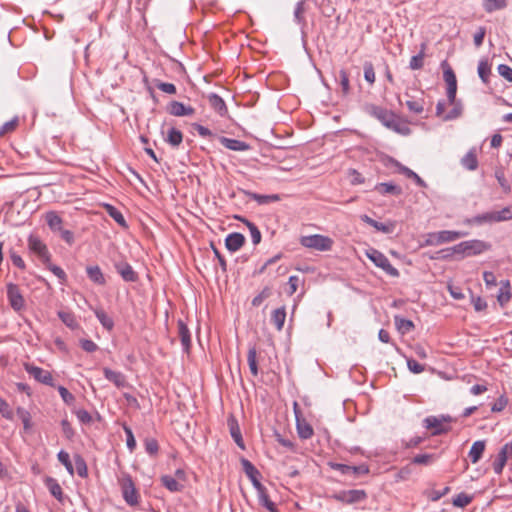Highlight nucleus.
I'll use <instances>...</instances> for the list:
<instances>
[{"label":"nucleus","mask_w":512,"mask_h":512,"mask_svg":"<svg viewBox=\"0 0 512 512\" xmlns=\"http://www.w3.org/2000/svg\"><path fill=\"white\" fill-rule=\"evenodd\" d=\"M491 248V245L485 241L479 239H472L468 241L460 242L451 248L445 249L448 251L443 257H448L451 254H461L463 256L479 255Z\"/></svg>","instance_id":"obj_1"},{"label":"nucleus","mask_w":512,"mask_h":512,"mask_svg":"<svg viewBox=\"0 0 512 512\" xmlns=\"http://www.w3.org/2000/svg\"><path fill=\"white\" fill-rule=\"evenodd\" d=\"M124 501L129 506H136L139 503V493L135 487L132 477L128 473H122L118 479Z\"/></svg>","instance_id":"obj_2"},{"label":"nucleus","mask_w":512,"mask_h":512,"mask_svg":"<svg viewBox=\"0 0 512 512\" xmlns=\"http://www.w3.org/2000/svg\"><path fill=\"white\" fill-rule=\"evenodd\" d=\"M300 244L305 248L317 251H329L333 246V240L328 236L314 234L302 236L300 238Z\"/></svg>","instance_id":"obj_3"},{"label":"nucleus","mask_w":512,"mask_h":512,"mask_svg":"<svg viewBox=\"0 0 512 512\" xmlns=\"http://www.w3.org/2000/svg\"><path fill=\"white\" fill-rule=\"evenodd\" d=\"M366 256L377 267L381 268L389 276H391V277L399 276V271L390 263L389 259L379 250L370 248L366 251Z\"/></svg>","instance_id":"obj_4"},{"label":"nucleus","mask_w":512,"mask_h":512,"mask_svg":"<svg viewBox=\"0 0 512 512\" xmlns=\"http://www.w3.org/2000/svg\"><path fill=\"white\" fill-rule=\"evenodd\" d=\"M451 421L452 418L449 415L428 416L423 420V426L426 429H432V436H438L450 431V427L444 424L450 423Z\"/></svg>","instance_id":"obj_5"},{"label":"nucleus","mask_w":512,"mask_h":512,"mask_svg":"<svg viewBox=\"0 0 512 512\" xmlns=\"http://www.w3.org/2000/svg\"><path fill=\"white\" fill-rule=\"evenodd\" d=\"M364 111L368 115L379 120L385 127L389 128L396 118V114L375 104H365Z\"/></svg>","instance_id":"obj_6"},{"label":"nucleus","mask_w":512,"mask_h":512,"mask_svg":"<svg viewBox=\"0 0 512 512\" xmlns=\"http://www.w3.org/2000/svg\"><path fill=\"white\" fill-rule=\"evenodd\" d=\"M332 499L344 503V504H355L366 499L367 494L364 490L352 489L342 490L334 493L330 496Z\"/></svg>","instance_id":"obj_7"},{"label":"nucleus","mask_w":512,"mask_h":512,"mask_svg":"<svg viewBox=\"0 0 512 512\" xmlns=\"http://www.w3.org/2000/svg\"><path fill=\"white\" fill-rule=\"evenodd\" d=\"M7 298L10 306L15 311H21L25 307L24 297L18 287V285L10 282L6 285Z\"/></svg>","instance_id":"obj_8"},{"label":"nucleus","mask_w":512,"mask_h":512,"mask_svg":"<svg viewBox=\"0 0 512 512\" xmlns=\"http://www.w3.org/2000/svg\"><path fill=\"white\" fill-rule=\"evenodd\" d=\"M241 464L246 476L250 479L256 491H261L263 488H265V486L259 480V470L249 460L245 458L241 460Z\"/></svg>","instance_id":"obj_9"},{"label":"nucleus","mask_w":512,"mask_h":512,"mask_svg":"<svg viewBox=\"0 0 512 512\" xmlns=\"http://www.w3.org/2000/svg\"><path fill=\"white\" fill-rule=\"evenodd\" d=\"M26 371L38 382L51 387L54 386V379L49 371L33 365H27Z\"/></svg>","instance_id":"obj_10"},{"label":"nucleus","mask_w":512,"mask_h":512,"mask_svg":"<svg viewBox=\"0 0 512 512\" xmlns=\"http://www.w3.org/2000/svg\"><path fill=\"white\" fill-rule=\"evenodd\" d=\"M28 247L33 253L38 255L42 262H49L50 253L46 245L39 238L31 235L28 239Z\"/></svg>","instance_id":"obj_11"},{"label":"nucleus","mask_w":512,"mask_h":512,"mask_svg":"<svg viewBox=\"0 0 512 512\" xmlns=\"http://www.w3.org/2000/svg\"><path fill=\"white\" fill-rule=\"evenodd\" d=\"M206 97L211 109H213L220 117L228 116V108L222 97L216 93H209Z\"/></svg>","instance_id":"obj_12"},{"label":"nucleus","mask_w":512,"mask_h":512,"mask_svg":"<svg viewBox=\"0 0 512 512\" xmlns=\"http://www.w3.org/2000/svg\"><path fill=\"white\" fill-rule=\"evenodd\" d=\"M167 111L176 117L191 116L195 110L191 106H186L184 103L179 101H171L167 107Z\"/></svg>","instance_id":"obj_13"},{"label":"nucleus","mask_w":512,"mask_h":512,"mask_svg":"<svg viewBox=\"0 0 512 512\" xmlns=\"http://www.w3.org/2000/svg\"><path fill=\"white\" fill-rule=\"evenodd\" d=\"M115 269L117 273L122 277V279L126 282H136L138 280L137 273L134 271L133 267L127 262L116 263Z\"/></svg>","instance_id":"obj_14"},{"label":"nucleus","mask_w":512,"mask_h":512,"mask_svg":"<svg viewBox=\"0 0 512 512\" xmlns=\"http://www.w3.org/2000/svg\"><path fill=\"white\" fill-rule=\"evenodd\" d=\"M332 468L339 471L340 473L346 474H354V475H365L368 474L369 468L366 465L359 466H350L341 463L332 464Z\"/></svg>","instance_id":"obj_15"},{"label":"nucleus","mask_w":512,"mask_h":512,"mask_svg":"<svg viewBox=\"0 0 512 512\" xmlns=\"http://www.w3.org/2000/svg\"><path fill=\"white\" fill-rule=\"evenodd\" d=\"M244 243H245L244 235L241 233H238V232L230 233L225 238V247L230 252L238 251L239 249H241V247L244 245Z\"/></svg>","instance_id":"obj_16"},{"label":"nucleus","mask_w":512,"mask_h":512,"mask_svg":"<svg viewBox=\"0 0 512 512\" xmlns=\"http://www.w3.org/2000/svg\"><path fill=\"white\" fill-rule=\"evenodd\" d=\"M178 336L180 338L183 351L189 353L191 348V333L185 322L181 319L178 320Z\"/></svg>","instance_id":"obj_17"},{"label":"nucleus","mask_w":512,"mask_h":512,"mask_svg":"<svg viewBox=\"0 0 512 512\" xmlns=\"http://www.w3.org/2000/svg\"><path fill=\"white\" fill-rule=\"evenodd\" d=\"M103 374L108 381L112 382L118 388H123L127 384L125 375L119 371L105 367L103 368Z\"/></svg>","instance_id":"obj_18"},{"label":"nucleus","mask_w":512,"mask_h":512,"mask_svg":"<svg viewBox=\"0 0 512 512\" xmlns=\"http://www.w3.org/2000/svg\"><path fill=\"white\" fill-rule=\"evenodd\" d=\"M220 143L227 149L232 151H248L250 149V145L244 141L227 138V137H220L219 138Z\"/></svg>","instance_id":"obj_19"},{"label":"nucleus","mask_w":512,"mask_h":512,"mask_svg":"<svg viewBox=\"0 0 512 512\" xmlns=\"http://www.w3.org/2000/svg\"><path fill=\"white\" fill-rule=\"evenodd\" d=\"M87 277L96 285H105L106 278L98 265H89L86 267Z\"/></svg>","instance_id":"obj_20"},{"label":"nucleus","mask_w":512,"mask_h":512,"mask_svg":"<svg viewBox=\"0 0 512 512\" xmlns=\"http://www.w3.org/2000/svg\"><path fill=\"white\" fill-rule=\"evenodd\" d=\"M495 222V216H494V211H490V212H485L483 214H478L474 217H471V218H466L464 220V224L466 225H483V224H486V223H494Z\"/></svg>","instance_id":"obj_21"},{"label":"nucleus","mask_w":512,"mask_h":512,"mask_svg":"<svg viewBox=\"0 0 512 512\" xmlns=\"http://www.w3.org/2000/svg\"><path fill=\"white\" fill-rule=\"evenodd\" d=\"M511 284L509 280H502L500 282L499 292L497 294V301L500 306L504 307L511 300Z\"/></svg>","instance_id":"obj_22"},{"label":"nucleus","mask_w":512,"mask_h":512,"mask_svg":"<svg viewBox=\"0 0 512 512\" xmlns=\"http://www.w3.org/2000/svg\"><path fill=\"white\" fill-rule=\"evenodd\" d=\"M228 426L230 430V435L233 438L234 442L237 444L239 448L245 449L240 427L238 425L237 420L234 417L228 419Z\"/></svg>","instance_id":"obj_23"},{"label":"nucleus","mask_w":512,"mask_h":512,"mask_svg":"<svg viewBox=\"0 0 512 512\" xmlns=\"http://www.w3.org/2000/svg\"><path fill=\"white\" fill-rule=\"evenodd\" d=\"M245 195L249 197V199L256 201L259 205H266L280 200V197L277 194L264 195L255 192L245 191Z\"/></svg>","instance_id":"obj_24"},{"label":"nucleus","mask_w":512,"mask_h":512,"mask_svg":"<svg viewBox=\"0 0 512 512\" xmlns=\"http://www.w3.org/2000/svg\"><path fill=\"white\" fill-rule=\"evenodd\" d=\"M375 190L382 195H396L399 196L402 194V188L392 182H382L378 183L375 186Z\"/></svg>","instance_id":"obj_25"},{"label":"nucleus","mask_w":512,"mask_h":512,"mask_svg":"<svg viewBox=\"0 0 512 512\" xmlns=\"http://www.w3.org/2000/svg\"><path fill=\"white\" fill-rule=\"evenodd\" d=\"M296 429L299 437L303 440L310 439L313 436L312 426L304 419H299L296 416Z\"/></svg>","instance_id":"obj_26"},{"label":"nucleus","mask_w":512,"mask_h":512,"mask_svg":"<svg viewBox=\"0 0 512 512\" xmlns=\"http://www.w3.org/2000/svg\"><path fill=\"white\" fill-rule=\"evenodd\" d=\"M235 219L243 222L247 226L250 232L252 243L254 245H258L262 239L261 232L258 227L253 222L242 216H235Z\"/></svg>","instance_id":"obj_27"},{"label":"nucleus","mask_w":512,"mask_h":512,"mask_svg":"<svg viewBox=\"0 0 512 512\" xmlns=\"http://www.w3.org/2000/svg\"><path fill=\"white\" fill-rule=\"evenodd\" d=\"M440 66L443 70V79L446 82L447 87H457L456 75L447 60L442 61Z\"/></svg>","instance_id":"obj_28"},{"label":"nucleus","mask_w":512,"mask_h":512,"mask_svg":"<svg viewBox=\"0 0 512 512\" xmlns=\"http://www.w3.org/2000/svg\"><path fill=\"white\" fill-rule=\"evenodd\" d=\"M485 451V441L478 440L475 441L468 453V456L473 464L477 463L481 458Z\"/></svg>","instance_id":"obj_29"},{"label":"nucleus","mask_w":512,"mask_h":512,"mask_svg":"<svg viewBox=\"0 0 512 512\" xmlns=\"http://www.w3.org/2000/svg\"><path fill=\"white\" fill-rule=\"evenodd\" d=\"M439 239L441 244L443 243H449L453 242L457 239L466 237L468 235V232L463 231H451V230H443L438 232Z\"/></svg>","instance_id":"obj_30"},{"label":"nucleus","mask_w":512,"mask_h":512,"mask_svg":"<svg viewBox=\"0 0 512 512\" xmlns=\"http://www.w3.org/2000/svg\"><path fill=\"white\" fill-rule=\"evenodd\" d=\"M305 13H306V5L305 1H299L296 3L294 8V21L296 24H298L301 29H303L306 26V19H305Z\"/></svg>","instance_id":"obj_31"},{"label":"nucleus","mask_w":512,"mask_h":512,"mask_svg":"<svg viewBox=\"0 0 512 512\" xmlns=\"http://www.w3.org/2000/svg\"><path fill=\"white\" fill-rule=\"evenodd\" d=\"M286 319V309L284 306L275 309L271 315V323L275 326L278 331L283 329Z\"/></svg>","instance_id":"obj_32"},{"label":"nucleus","mask_w":512,"mask_h":512,"mask_svg":"<svg viewBox=\"0 0 512 512\" xmlns=\"http://www.w3.org/2000/svg\"><path fill=\"white\" fill-rule=\"evenodd\" d=\"M461 164L469 171H474L477 169L478 160L474 149H471L462 157Z\"/></svg>","instance_id":"obj_33"},{"label":"nucleus","mask_w":512,"mask_h":512,"mask_svg":"<svg viewBox=\"0 0 512 512\" xmlns=\"http://www.w3.org/2000/svg\"><path fill=\"white\" fill-rule=\"evenodd\" d=\"M508 458V453L505 451V449L501 448L492 464L493 470L497 475H500L503 472Z\"/></svg>","instance_id":"obj_34"},{"label":"nucleus","mask_w":512,"mask_h":512,"mask_svg":"<svg viewBox=\"0 0 512 512\" xmlns=\"http://www.w3.org/2000/svg\"><path fill=\"white\" fill-rule=\"evenodd\" d=\"M105 209L108 215L121 227L127 228V222L123 216V214L113 205L105 204Z\"/></svg>","instance_id":"obj_35"},{"label":"nucleus","mask_w":512,"mask_h":512,"mask_svg":"<svg viewBox=\"0 0 512 512\" xmlns=\"http://www.w3.org/2000/svg\"><path fill=\"white\" fill-rule=\"evenodd\" d=\"M165 141L172 147H178L183 141V134L180 130L172 127L167 131Z\"/></svg>","instance_id":"obj_36"},{"label":"nucleus","mask_w":512,"mask_h":512,"mask_svg":"<svg viewBox=\"0 0 512 512\" xmlns=\"http://www.w3.org/2000/svg\"><path fill=\"white\" fill-rule=\"evenodd\" d=\"M257 496L259 503L269 510V512H279L275 503L270 500L266 488H263L261 491H257Z\"/></svg>","instance_id":"obj_37"},{"label":"nucleus","mask_w":512,"mask_h":512,"mask_svg":"<svg viewBox=\"0 0 512 512\" xmlns=\"http://www.w3.org/2000/svg\"><path fill=\"white\" fill-rule=\"evenodd\" d=\"M161 483L165 488H167L170 492H180L183 490L184 486L180 484L177 479L170 475H164L161 477Z\"/></svg>","instance_id":"obj_38"},{"label":"nucleus","mask_w":512,"mask_h":512,"mask_svg":"<svg viewBox=\"0 0 512 512\" xmlns=\"http://www.w3.org/2000/svg\"><path fill=\"white\" fill-rule=\"evenodd\" d=\"M397 167L400 173L404 174L407 178L413 179L418 186L426 187L425 181L413 170L400 163H397Z\"/></svg>","instance_id":"obj_39"},{"label":"nucleus","mask_w":512,"mask_h":512,"mask_svg":"<svg viewBox=\"0 0 512 512\" xmlns=\"http://www.w3.org/2000/svg\"><path fill=\"white\" fill-rule=\"evenodd\" d=\"M96 318L99 320L101 325L107 329L108 331L112 330L114 327L113 319L108 316V314L102 309H93Z\"/></svg>","instance_id":"obj_40"},{"label":"nucleus","mask_w":512,"mask_h":512,"mask_svg":"<svg viewBox=\"0 0 512 512\" xmlns=\"http://www.w3.org/2000/svg\"><path fill=\"white\" fill-rule=\"evenodd\" d=\"M394 322L397 330L401 334H406L414 328V323L411 320L405 319L398 315L394 317Z\"/></svg>","instance_id":"obj_41"},{"label":"nucleus","mask_w":512,"mask_h":512,"mask_svg":"<svg viewBox=\"0 0 512 512\" xmlns=\"http://www.w3.org/2000/svg\"><path fill=\"white\" fill-rule=\"evenodd\" d=\"M58 317L61 321L70 329L75 330L79 327V323L76 320V317L71 312L66 311H58Z\"/></svg>","instance_id":"obj_42"},{"label":"nucleus","mask_w":512,"mask_h":512,"mask_svg":"<svg viewBox=\"0 0 512 512\" xmlns=\"http://www.w3.org/2000/svg\"><path fill=\"white\" fill-rule=\"evenodd\" d=\"M483 9L487 13L502 10L507 6L506 0H483Z\"/></svg>","instance_id":"obj_43"},{"label":"nucleus","mask_w":512,"mask_h":512,"mask_svg":"<svg viewBox=\"0 0 512 512\" xmlns=\"http://www.w3.org/2000/svg\"><path fill=\"white\" fill-rule=\"evenodd\" d=\"M17 417L21 420L23 424V429L25 432H29L32 429V422H31V414L29 411L22 407H18L16 410Z\"/></svg>","instance_id":"obj_44"},{"label":"nucleus","mask_w":512,"mask_h":512,"mask_svg":"<svg viewBox=\"0 0 512 512\" xmlns=\"http://www.w3.org/2000/svg\"><path fill=\"white\" fill-rule=\"evenodd\" d=\"M46 486L49 489V492L60 502L63 501V492L62 488L57 482V480L53 478H47Z\"/></svg>","instance_id":"obj_45"},{"label":"nucleus","mask_w":512,"mask_h":512,"mask_svg":"<svg viewBox=\"0 0 512 512\" xmlns=\"http://www.w3.org/2000/svg\"><path fill=\"white\" fill-rule=\"evenodd\" d=\"M425 48H426V45L422 44L420 52L417 55H414L411 57L410 62H409L410 69L419 70L423 67L424 57H425Z\"/></svg>","instance_id":"obj_46"},{"label":"nucleus","mask_w":512,"mask_h":512,"mask_svg":"<svg viewBox=\"0 0 512 512\" xmlns=\"http://www.w3.org/2000/svg\"><path fill=\"white\" fill-rule=\"evenodd\" d=\"M46 221L49 228L54 232H59L62 227V219L55 212H48L46 214Z\"/></svg>","instance_id":"obj_47"},{"label":"nucleus","mask_w":512,"mask_h":512,"mask_svg":"<svg viewBox=\"0 0 512 512\" xmlns=\"http://www.w3.org/2000/svg\"><path fill=\"white\" fill-rule=\"evenodd\" d=\"M478 76L483 83H488L489 75L491 74V65L487 59H481L478 63Z\"/></svg>","instance_id":"obj_48"},{"label":"nucleus","mask_w":512,"mask_h":512,"mask_svg":"<svg viewBox=\"0 0 512 512\" xmlns=\"http://www.w3.org/2000/svg\"><path fill=\"white\" fill-rule=\"evenodd\" d=\"M248 365L250 372L253 376L258 375V364H257V351L255 347H251L248 350L247 355Z\"/></svg>","instance_id":"obj_49"},{"label":"nucleus","mask_w":512,"mask_h":512,"mask_svg":"<svg viewBox=\"0 0 512 512\" xmlns=\"http://www.w3.org/2000/svg\"><path fill=\"white\" fill-rule=\"evenodd\" d=\"M75 469L81 478H85L88 475L87 464L81 455L76 454L74 456Z\"/></svg>","instance_id":"obj_50"},{"label":"nucleus","mask_w":512,"mask_h":512,"mask_svg":"<svg viewBox=\"0 0 512 512\" xmlns=\"http://www.w3.org/2000/svg\"><path fill=\"white\" fill-rule=\"evenodd\" d=\"M43 263L46 265V268L50 270L59 279V282L61 284H65L67 282V274L61 267L50 263V261Z\"/></svg>","instance_id":"obj_51"},{"label":"nucleus","mask_w":512,"mask_h":512,"mask_svg":"<svg viewBox=\"0 0 512 512\" xmlns=\"http://www.w3.org/2000/svg\"><path fill=\"white\" fill-rule=\"evenodd\" d=\"M57 458H58V461L65 466L67 472L70 474V475H73L74 474V466L70 460V456H69V453L64 451V450H61L58 452L57 454Z\"/></svg>","instance_id":"obj_52"},{"label":"nucleus","mask_w":512,"mask_h":512,"mask_svg":"<svg viewBox=\"0 0 512 512\" xmlns=\"http://www.w3.org/2000/svg\"><path fill=\"white\" fill-rule=\"evenodd\" d=\"M472 500H473V497L471 495L461 492L453 498L452 503L456 507L463 508V507L469 505L472 502Z\"/></svg>","instance_id":"obj_53"},{"label":"nucleus","mask_w":512,"mask_h":512,"mask_svg":"<svg viewBox=\"0 0 512 512\" xmlns=\"http://www.w3.org/2000/svg\"><path fill=\"white\" fill-rule=\"evenodd\" d=\"M408 110L415 114H421L424 110V99H411L406 101Z\"/></svg>","instance_id":"obj_54"},{"label":"nucleus","mask_w":512,"mask_h":512,"mask_svg":"<svg viewBox=\"0 0 512 512\" xmlns=\"http://www.w3.org/2000/svg\"><path fill=\"white\" fill-rule=\"evenodd\" d=\"M388 129H391L394 132L404 136L409 135L411 132L410 128L407 125L402 124L397 116Z\"/></svg>","instance_id":"obj_55"},{"label":"nucleus","mask_w":512,"mask_h":512,"mask_svg":"<svg viewBox=\"0 0 512 512\" xmlns=\"http://www.w3.org/2000/svg\"><path fill=\"white\" fill-rule=\"evenodd\" d=\"M388 129H391L394 132L404 136L409 135L411 132L410 128L407 125L402 124L397 116Z\"/></svg>","instance_id":"obj_56"},{"label":"nucleus","mask_w":512,"mask_h":512,"mask_svg":"<svg viewBox=\"0 0 512 512\" xmlns=\"http://www.w3.org/2000/svg\"><path fill=\"white\" fill-rule=\"evenodd\" d=\"M338 82L341 87L343 95H347L350 91L349 77L345 70H340L338 75Z\"/></svg>","instance_id":"obj_57"},{"label":"nucleus","mask_w":512,"mask_h":512,"mask_svg":"<svg viewBox=\"0 0 512 512\" xmlns=\"http://www.w3.org/2000/svg\"><path fill=\"white\" fill-rule=\"evenodd\" d=\"M435 454H418L413 458V463L418 465H429L436 459Z\"/></svg>","instance_id":"obj_58"},{"label":"nucleus","mask_w":512,"mask_h":512,"mask_svg":"<svg viewBox=\"0 0 512 512\" xmlns=\"http://www.w3.org/2000/svg\"><path fill=\"white\" fill-rule=\"evenodd\" d=\"M495 222L508 221L512 219V207H505L500 211H494Z\"/></svg>","instance_id":"obj_59"},{"label":"nucleus","mask_w":512,"mask_h":512,"mask_svg":"<svg viewBox=\"0 0 512 512\" xmlns=\"http://www.w3.org/2000/svg\"><path fill=\"white\" fill-rule=\"evenodd\" d=\"M454 107L443 116L444 121H451L457 119L462 114V106L460 102H456V104H452Z\"/></svg>","instance_id":"obj_60"},{"label":"nucleus","mask_w":512,"mask_h":512,"mask_svg":"<svg viewBox=\"0 0 512 512\" xmlns=\"http://www.w3.org/2000/svg\"><path fill=\"white\" fill-rule=\"evenodd\" d=\"M123 430L126 435L127 448L129 449L130 452H132L136 448V440H135L134 434L132 432V429L129 426L124 424Z\"/></svg>","instance_id":"obj_61"},{"label":"nucleus","mask_w":512,"mask_h":512,"mask_svg":"<svg viewBox=\"0 0 512 512\" xmlns=\"http://www.w3.org/2000/svg\"><path fill=\"white\" fill-rule=\"evenodd\" d=\"M17 125H18V117H14L10 121L5 122L0 127V136H4L5 134H7L9 132L14 131L16 129Z\"/></svg>","instance_id":"obj_62"},{"label":"nucleus","mask_w":512,"mask_h":512,"mask_svg":"<svg viewBox=\"0 0 512 512\" xmlns=\"http://www.w3.org/2000/svg\"><path fill=\"white\" fill-rule=\"evenodd\" d=\"M144 445H145V450L148 454H150V455L157 454V452L159 450V445H158L157 440H155L153 438H148L145 440Z\"/></svg>","instance_id":"obj_63"},{"label":"nucleus","mask_w":512,"mask_h":512,"mask_svg":"<svg viewBox=\"0 0 512 512\" xmlns=\"http://www.w3.org/2000/svg\"><path fill=\"white\" fill-rule=\"evenodd\" d=\"M497 71L500 76L506 79L508 82H512V68L506 64H500L497 67Z\"/></svg>","instance_id":"obj_64"}]
</instances>
